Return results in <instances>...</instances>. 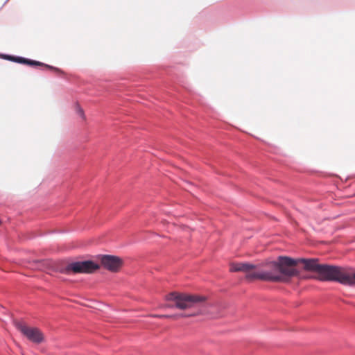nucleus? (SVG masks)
<instances>
[{
  "label": "nucleus",
  "instance_id": "1",
  "mask_svg": "<svg viewBox=\"0 0 355 355\" xmlns=\"http://www.w3.org/2000/svg\"><path fill=\"white\" fill-rule=\"evenodd\" d=\"M297 261L287 257H279L277 261L266 264L262 268L256 269L250 277L271 282H287L292 277L298 275L295 268Z\"/></svg>",
  "mask_w": 355,
  "mask_h": 355
},
{
  "label": "nucleus",
  "instance_id": "2",
  "mask_svg": "<svg viewBox=\"0 0 355 355\" xmlns=\"http://www.w3.org/2000/svg\"><path fill=\"white\" fill-rule=\"evenodd\" d=\"M295 260L297 263H302L304 270L316 272L318 275V279L321 281H334L346 286H355V272H352L349 268L320 264L316 259Z\"/></svg>",
  "mask_w": 355,
  "mask_h": 355
},
{
  "label": "nucleus",
  "instance_id": "3",
  "mask_svg": "<svg viewBox=\"0 0 355 355\" xmlns=\"http://www.w3.org/2000/svg\"><path fill=\"white\" fill-rule=\"evenodd\" d=\"M166 298L168 301L174 302L175 307L179 309H191L193 311L189 315H171L172 319L176 320L180 317L196 316L205 311L204 306L207 301L205 296L173 292L168 294Z\"/></svg>",
  "mask_w": 355,
  "mask_h": 355
},
{
  "label": "nucleus",
  "instance_id": "4",
  "mask_svg": "<svg viewBox=\"0 0 355 355\" xmlns=\"http://www.w3.org/2000/svg\"><path fill=\"white\" fill-rule=\"evenodd\" d=\"M99 268V266L92 261H76L66 267V273H92Z\"/></svg>",
  "mask_w": 355,
  "mask_h": 355
},
{
  "label": "nucleus",
  "instance_id": "5",
  "mask_svg": "<svg viewBox=\"0 0 355 355\" xmlns=\"http://www.w3.org/2000/svg\"><path fill=\"white\" fill-rule=\"evenodd\" d=\"M16 327L31 342L40 343L44 340L43 334L39 329L28 327L21 322H17Z\"/></svg>",
  "mask_w": 355,
  "mask_h": 355
},
{
  "label": "nucleus",
  "instance_id": "6",
  "mask_svg": "<svg viewBox=\"0 0 355 355\" xmlns=\"http://www.w3.org/2000/svg\"><path fill=\"white\" fill-rule=\"evenodd\" d=\"M101 262L105 269L113 272H118L123 263V260L120 257L112 255L103 256Z\"/></svg>",
  "mask_w": 355,
  "mask_h": 355
},
{
  "label": "nucleus",
  "instance_id": "7",
  "mask_svg": "<svg viewBox=\"0 0 355 355\" xmlns=\"http://www.w3.org/2000/svg\"><path fill=\"white\" fill-rule=\"evenodd\" d=\"M256 266L248 263H232L230 266L231 272H243L246 273V278L249 279H255V277H250L256 271Z\"/></svg>",
  "mask_w": 355,
  "mask_h": 355
},
{
  "label": "nucleus",
  "instance_id": "8",
  "mask_svg": "<svg viewBox=\"0 0 355 355\" xmlns=\"http://www.w3.org/2000/svg\"><path fill=\"white\" fill-rule=\"evenodd\" d=\"M8 59L10 60H14V61H15L17 62H19V63L28 64L29 66H33V67L41 66V67H45L46 69H51V70H53V71H59L58 69L55 68V67H53L52 66L46 64L44 63H42V62H38V61L26 59V58H21V57L12 58L11 56H9Z\"/></svg>",
  "mask_w": 355,
  "mask_h": 355
},
{
  "label": "nucleus",
  "instance_id": "9",
  "mask_svg": "<svg viewBox=\"0 0 355 355\" xmlns=\"http://www.w3.org/2000/svg\"><path fill=\"white\" fill-rule=\"evenodd\" d=\"M78 114L80 115V116L83 119L85 120V115L84 114V112L82 108L78 107Z\"/></svg>",
  "mask_w": 355,
  "mask_h": 355
},
{
  "label": "nucleus",
  "instance_id": "10",
  "mask_svg": "<svg viewBox=\"0 0 355 355\" xmlns=\"http://www.w3.org/2000/svg\"><path fill=\"white\" fill-rule=\"evenodd\" d=\"M155 317L159 318H172V315H156Z\"/></svg>",
  "mask_w": 355,
  "mask_h": 355
}]
</instances>
